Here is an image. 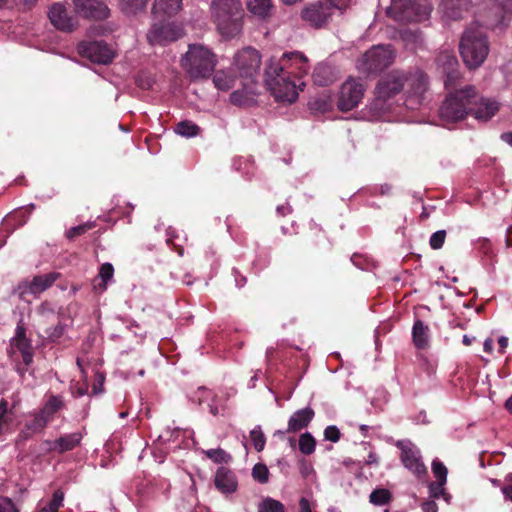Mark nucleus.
Returning a JSON list of instances; mask_svg holds the SVG:
<instances>
[{
    "label": "nucleus",
    "mask_w": 512,
    "mask_h": 512,
    "mask_svg": "<svg viewBox=\"0 0 512 512\" xmlns=\"http://www.w3.org/2000/svg\"><path fill=\"white\" fill-rule=\"evenodd\" d=\"M65 407V402L59 395H51L40 409L39 413L50 422L53 416Z\"/></svg>",
    "instance_id": "obj_27"
},
{
    "label": "nucleus",
    "mask_w": 512,
    "mask_h": 512,
    "mask_svg": "<svg viewBox=\"0 0 512 512\" xmlns=\"http://www.w3.org/2000/svg\"><path fill=\"white\" fill-rule=\"evenodd\" d=\"M75 12L86 19L105 20L110 9L102 0H74Z\"/></svg>",
    "instance_id": "obj_17"
},
{
    "label": "nucleus",
    "mask_w": 512,
    "mask_h": 512,
    "mask_svg": "<svg viewBox=\"0 0 512 512\" xmlns=\"http://www.w3.org/2000/svg\"><path fill=\"white\" fill-rule=\"evenodd\" d=\"M436 484H437V481L436 482H431L429 484L430 495L433 498H439L441 495L444 494V486H440V487L434 486Z\"/></svg>",
    "instance_id": "obj_53"
},
{
    "label": "nucleus",
    "mask_w": 512,
    "mask_h": 512,
    "mask_svg": "<svg viewBox=\"0 0 512 512\" xmlns=\"http://www.w3.org/2000/svg\"><path fill=\"white\" fill-rule=\"evenodd\" d=\"M104 376L101 373H97L95 377V382L93 384L92 392L93 394H99L103 391V384H104Z\"/></svg>",
    "instance_id": "obj_52"
},
{
    "label": "nucleus",
    "mask_w": 512,
    "mask_h": 512,
    "mask_svg": "<svg viewBox=\"0 0 512 512\" xmlns=\"http://www.w3.org/2000/svg\"><path fill=\"white\" fill-rule=\"evenodd\" d=\"M395 59L390 45L374 46L366 51L357 62V68L366 74H378L388 68Z\"/></svg>",
    "instance_id": "obj_8"
},
{
    "label": "nucleus",
    "mask_w": 512,
    "mask_h": 512,
    "mask_svg": "<svg viewBox=\"0 0 512 512\" xmlns=\"http://www.w3.org/2000/svg\"><path fill=\"white\" fill-rule=\"evenodd\" d=\"M428 90V75L418 67L408 70H392L382 77L375 88L377 100L386 101L404 91V105L410 110L418 109Z\"/></svg>",
    "instance_id": "obj_2"
},
{
    "label": "nucleus",
    "mask_w": 512,
    "mask_h": 512,
    "mask_svg": "<svg viewBox=\"0 0 512 512\" xmlns=\"http://www.w3.org/2000/svg\"><path fill=\"white\" fill-rule=\"evenodd\" d=\"M511 16V0H494L489 7V19L485 22V25L491 29L506 26Z\"/></svg>",
    "instance_id": "obj_19"
},
{
    "label": "nucleus",
    "mask_w": 512,
    "mask_h": 512,
    "mask_svg": "<svg viewBox=\"0 0 512 512\" xmlns=\"http://www.w3.org/2000/svg\"><path fill=\"white\" fill-rule=\"evenodd\" d=\"M365 92L364 85L356 79H348L340 89L337 106L343 112L356 108L361 102Z\"/></svg>",
    "instance_id": "obj_11"
},
{
    "label": "nucleus",
    "mask_w": 512,
    "mask_h": 512,
    "mask_svg": "<svg viewBox=\"0 0 512 512\" xmlns=\"http://www.w3.org/2000/svg\"><path fill=\"white\" fill-rule=\"evenodd\" d=\"M95 227L94 222H86L81 225L72 227L66 231V237L69 240H74L76 237L81 236Z\"/></svg>",
    "instance_id": "obj_40"
},
{
    "label": "nucleus",
    "mask_w": 512,
    "mask_h": 512,
    "mask_svg": "<svg viewBox=\"0 0 512 512\" xmlns=\"http://www.w3.org/2000/svg\"><path fill=\"white\" fill-rule=\"evenodd\" d=\"M505 242L507 247L512 246V225L506 231Z\"/></svg>",
    "instance_id": "obj_64"
},
{
    "label": "nucleus",
    "mask_w": 512,
    "mask_h": 512,
    "mask_svg": "<svg viewBox=\"0 0 512 512\" xmlns=\"http://www.w3.org/2000/svg\"><path fill=\"white\" fill-rule=\"evenodd\" d=\"M247 8L252 14L266 18L271 15L273 4L272 0H247Z\"/></svg>",
    "instance_id": "obj_29"
},
{
    "label": "nucleus",
    "mask_w": 512,
    "mask_h": 512,
    "mask_svg": "<svg viewBox=\"0 0 512 512\" xmlns=\"http://www.w3.org/2000/svg\"><path fill=\"white\" fill-rule=\"evenodd\" d=\"M469 7L470 0H443L442 2L444 14L452 20L461 19Z\"/></svg>",
    "instance_id": "obj_26"
},
{
    "label": "nucleus",
    "mask_w": 512,
    "mask_h": 512,
    "mask_svg": "<svg viewBox=\"0 0 512 512\" xmlns=\"http://www.w3.org/2000/svg\"><path fill=\"white\" fill-rule=\"evenodd\" d=\"M315 412L312 408L306 407L300 410H297L293 413L288 421V428L286 432L295 433L298 432L310 424L313 420Z\"/></svg>",
    "instance_id": "obj_24"
},
{
    "label": "nucleus",
    "mask_w": 512,
    "mask_h": 512,
    "mask_svg": "<svg viewBox=\"0 0 512 512\" xmlns=\"http://www.w3.org/2000/svg\"><path fill=\"white\" fill-rule=\"evenodd\" d=\"M261 56L259 52L251 47L244 48L234 57V66L243 81L256 83L259 76Z\"/></svg>",
    "instance_id": "obj_9"
},
{
    "label": "nucleus",
    "mask_w": 512,
    "mask_h": 512,
    "mask_svg": "<svg viewBox=\"0 0 512 512\" xmlns=\"http://www.w3.org/2000/svg\"><path fill=\"white\" fill-rule=\"evenodd\" d=\"M216 488L222 493H232L237 489V479L234 472L226 467H219L216 471Z\"/></svg>",
    "instance_id": "obj_23"
},
{
    "label": "nucleus",
    "mask_w": 512,
    "mask_h": 512,
    "mask_svg": "<svg viewBox=\"0 0 512 512\" xmlns=\"http://www.w3.org/2000/svg\"><path fill=\"white\" fill-rule=\"evenodd\" d=\"M211 13L222 36L232 38L241 32L243 10L240 0H213Z\"/></svg>",
    "instance_id": "obj_3"
},
{
    "label": "nucleus",
    "mask_w": 512,
    "mask_h": 512,
    "mask_svg": "<svg viewBox=\"0 0 512 512\" xmlns=\"http://www.w3.org/2000/svg\"><path fill=\"white\" fill-rule=\"evenodd\" d=\"M424 9L416 0H392L387 14L398 22H418L425 14Z\"/></svg>",
    "instance_id": "obj_10"
},
{
    "label": "nucleus",
    "mask_w": 512,
    "mask_h": 512,
    "mask_svg": "<svg viewBox=\"0 0 512 512\" xmlns=\"http://www.w3.org/2000/svg\"><path fill=\"white\" fill-rule=\"evenodd\" d=\"M276 212L279 216L284 217L292 212V208L289 204L279 205L276 208Z\"/></svg>",
    "instance_id": "obj_58"
},
{
    "label": "nucleus",
    "mask_w": 512,
    "mask_h": 512,
    "mask_svg": "<svg viewBox=\"0 0 512 512\" xmlns=\"http://www.w3.org/2000/svg\"><path fill=\"white\" fill-rule=\"evenodd\" d=\"M181 37V29L163 18L154 22L147 34V39L152 45H163L167 42L176 41Z\"/></svg>",
    "instance_id": "obj_13"
},
{
    "label": "nucleus",
    "mask_w": 512,
    "mask_h": 512,
    "mask_svg": "<svg viewBox=\"0 0 512 512\" xmlns=\"http://www.w3.org/2000/svg\"><path fill=\"white\" fill-rule=\"evenodd\" d=\"M366 464L367 465H378L379 464V458L378 456L373 453V452H370L368 454V457L366 459Z\"/></svg>",
    "instance_id": "obj_62"
},
{
    "label": "nucleus",
    "mask_w": 512,
    "mask_h": 512,
    "mask_svg": "<svg viewBox=\"0 0 512 512\" xmlns=\"http://www.w3.org/2000/svg\"><path fill=\"white\" fill-rule=\"evenodd\" d=\"M412 341L418 350H425L429 347L430 329L420 319L414 321L412 327Z\"/></svg>",
    "instance_id": "obj_25"
},
{
    "label": "nucleus",
    "mask_w": 512,
    "mask_h": 512,
    "mask_svg": "<svg viewBox=\"0 0 512 512\" xmlns=\"http://www.w3.org/2000/svg\"><path fill=\"white\" fill-rule=\"evenodd\" d=\"M202 452L208 459L217 464L229 463L232 460V456L221 448L203 450Z\"/></svg>",
    "instance_id": "obj_34"
},
{
    "label": "nucleus",
    "mask_w": 512,
    "mask_h": 512,
    "mask_svg": "<svg viewBox=\"0 0 512 512\" xmlns=\"http://www.w3.org/2000/svg\"><path fill=\"white\" fill-rule=\"evenodd\" d=\"M432 472L436 478L437 484L435 486H444L447 482L448 470L446 466L438 459L432 462Z\"/></svg>",
    "instance_id": "obj_37"
},
{
    "label": "nucleus",
    "mask_w": 512,
    "mask_h": 512,
    "mask_svg": "<svg viewBox=\"0 0 512 512\" xmlns=\"http://www.w3.org/2000/svg\"><path fill=\"white\" fill-rule=\"evenodd\" d=\"M328 3H329V7L332 8H336V9H339V10H342V9H345L349 3H350V0H326Z\"/></svg>",
    "instance_id": "obj_54"
},
{
    "label": "nucleus",
    "mask_w": 512,
    "mask_h": 512,
    "mask_svg": "<svg viewBox=\"0 0 512 512\" xmlns=\"http://www.w3.org/2000/svg\"><path fill=\"white\" fill-rule=\"evenodd\" d=\"M11 343L21 353L23 363L29 366L33 361L34 354L31 341L26 337V330L22 325L17 326Z\"/></svg>",
    "instance_id": "obj_21"
},
{
    "label": "nucleus",
    "mask_w": 512,
    "mask_h": 512,
    "mask_svg": "<svg viewBox=\"0 0 512 512\" xmlns=\"http://www.w3.org/2000/svg\"><path fill=\"white\" fill-rule=\"evenodd\" d=\"M436 65L437 69L444 75V84L445 87L455 88L457 81L460 77V73L458 71L459 62L452 51H441L436 57Z\"/></svg>",
    "instance_id": "obj_14"
},
{
    "label": "nucleus",
    "mask_w": 512,
    "mask_h": 512,
    "mask_svg": "<svg viewBox=\"0 0 512 512\" xmlns=\"http://www.w3.org/2000/svg\"><path fill=\"white\" fill-rule=\"evenodd\" d=\"M264 77L266 86L277 101L293 103L298 98V90H302L305 86L304 81L293 79L290 74L285 71H276V75L271 77L274 81H270L268 64L265 68Z\"/></svg>",
    "instance_id": "obj_7"
},
{
    "label": "nucleus",
    "mask_w": 512,
    "mask_h": 512,
    "mask_svg": "<svg viewBox=\"0 0 512 512\" xmlns=\"http://www.w3.org/2000/svg\"><path fill=\"white\" fill-rule=\"evenodd\" d=\"M276 71H285L290 76L299 81L307 75L309 71L308 59L300 52L294 51L284 53L280 58L271 57L268 61V75L270 81H274L271 77L276 75Z\"/></svg>",
    "instance_id": "obj_6"
},
{
    "label": "nucleus",
    "mask_w": 512,
    "mask_h": 512,
    "mask_svg": "<svg viewBox=\"0 0 512 512\" xmlns=\"http://www.w3.org/2000/svg\"><path fill=\"white\" fill-rule=\"evenodd\" d=\"M252 477L261 484H265L269 480V470L263 463H257L252 469Z\"/></svg>",
    "instance_id": "obj_42"
},
{
    "label": "nucleus",
    "mask_w": 512,
    "mask_h": 512,
    "mask_svg": "<svg viewBox=\"0 0 512 512\" xmlns=\"http://www.w3.org/2000/svg\"><path fill=\"white\" fill-rule=\"evenodd\" d=\"M235 77L223 70L216 71L213 76V83L218 90L228 91L233 88Z\"/></svg>",
    "instance_id": "obj_30"
},
{
    "label": "nucleus",
    "mask_w": 512,
    "mask_h": 512,
    "mask_svg": "<svg viewBox=\"0 0 512 512\" xmlns=\"http://www.w3.org/2000/svg\"><path fill=\"white\" fill-rule=\"evenodd\" d=\"M300 511L299 512H312L310 502L302 497L299 501Z\"/></svg>",
    "instance_id": "obj_61"
},
{
    "label": "nucleus",
    "mask_w": 512,
    "mask_h": 512,
    "mask_svg": "<svg viewBox=\"0 0 512 512\" xmlns=\"http://www.w3.org/2000/svg\"><path fill=\"white\" fill-rule=\"evenodd\" d=\"M33 435H34V433H32V431L28 430V427H26L24 425L23 429L19 432V434L17 436V441L18 442L26 441V440L30 439Z\"/></svg>",
    "instance_id": "obj_57"
},
{
    "label": "nucleus",
    "mask_w": 512,
    "mask_h": 512,
    "mask_svg": "<svg viewBox=\"0 0 512 512\" xmlns=\"http://www.w3.org/2000/svg\"><path fill=\"white\" fill-rule=\"evenodd\" d=\"M48 17L55 28L64 32H71L77 26V20L68 14L66 7L61 3L51 6Z\"/></svg>",
    "instance_id": "obj_20"
},
{
    "label": "nucleus",
    "mask_w": 512,
    "mask_h": 512,
    "mask_svg": "<svg viewBox=\"0 0 512 512\" xmlns=\"http://www.w3.org/2000/svg\"><path fill=\"white\" fill-rule=\"evenodd\" d=\"M216 64V55L201 44H190L181 59L183 69L192 80L209 78Z\"/></svg>",
    "instance_id": "obj_5"
},
{
    "label": "nucleus",
    "mask_w": 512,
    "mask_h": 512,
    "mask_svg": "<svg viewBox=\"0 0 512 512\" xmlns=\"http://www.w3.org/2000/svg\"><path fill=\"white\" fill-rule=\"evenodd\" d=\"M49 422L38 412L34 415L31 420L25 422V426L28 427V430L32 431V433L37 434L45 429Z\"/></svg>",
    "instance_id": "obj_38"
},
{
    "label": "nucleus",
    "mask_w": 512,
    "mask_h": 512,
    "mask_svg": "<svg viewBox=\"0 0 512 512\" xmlns=\"http://www.w3.org/2000/svg\"><path fill=\"white\" fill-rule=\"evenodd\" d=\"M38 311L39 313H41L42 315L46 314V313H51L53 314L54 313V309L51 307V304L47 301L43 302L39 308H38Z\"/></svg>",
    "instance_id": "obj_59"
},
{
    "label": "nucleus",
    "mask_w": 512,
    "mask_h": 512,
    "mask_svg": "<svg viewBox=\"0 0 512 512\" xmlns=\"http://www.w3.org/2000/svg\"><path fill=\"white\" fill-rule=\"evenodd\" d=\"M64 492L61 488L54 491L52 498L40 506L37 512H58L59 508L63 505Z\"/></svg>",
    "instance_id": "obj_31"
},
{
    "label": "nucleus",
    "mask_w": 512,
    "mask_h": 512,
    "mask_svg": "<svg viewBox=\"0 0 512 512\" xmlns=\"http://www.w3.org/2000/svg\"><path fill=\"white\" fill-rule=\"evenodd\" d=\"M149 0H121L120 6L126 14H136L145 9Z\"/></svg>",
    "instance_id": "obj_36"
},
{
    "label": "nucleus",
    "mask_w": 512,
    "mask_h": 512,
    "mask_svg": "<svg viewBox=\"0 0 512 512\" xmlns=\"http://www.w3.org/2000/svg\"><path fill=\"white\" fill-rule=\"evenodd\" d=\"M82 440L80 432L65 434L54 441H46L50 445L49 450L63 454L78 447Z\"/></svg>",
    "instance_id": "obj_22"
},
{
    "label": "nucleus",
    "mask_w": 512,
    "mask_h": 512,
    "mask_svg": "<svg viewBox=\"0 0 512 512\" xmlns=\"http://www.w3.org/2000/svg\"><path fill=\"white\" fill-rule=\"evenodd\" d=\"M498 345H499V352L503 354L505 352V349L508 346V338L505 336H501L498 339Z\"/></svg>",
    "instance_id": "obj_63"
},
{
    "label": "nucleus",
    "mask_w": 512,
    "mask_h": 512,
    "mask_svg": "<svg viewBox=\"0 0 512 512\" xmlns=\"http://www.w3.org/2000/svg\"><path fill=\"white\" fill-rule=\"evenodd\" d=\"M78 53L98 64H108L114 59V51L104 41H83L77 46Z\"/></svg>",
    "instance_id": "obj_12"
},
{
    "label": "nucleus",
    "mask_w": 512,
    "mask_h": 512,
    "mask_svg": "<svg viewBox=\"0 0 512 512\" xmlns=\"http://www.w3.org/2000/svg\"><path fill=\"white\" fill-rule=\"evenodd\" d=\"M59 277L60 273L57 272L34 276L30 282H24L19 285L20 299L29 301V295L38 297L42 292L50 288Z\"/></svg>",
    "instance_id": "obj_15"
},
{
    "label": "nucleus",
    "mask_w": 512,
    "mask_h": 512,
    "mask_svg": "<svg viewBox=\"0 0 512 512\" xmlns=\"http://www.w3.org/2000/svg\"><path fill=\"white\" fill-rule=\"evenodd\" d=\"M36 0H0V7H13L14 5L23 4L25 6H31Z\"/></svg>",
    "instance_id": "obj_51"
},
{
    "label": "nucleus",
    "mask_w": 512,
    "mask_h": 512,
    "mask_svg": "<svg viewBox=\"0 0 512 512\" xmlns=\"http://www.w3.org/2000/svg\"><path fill=\"white\" fill-rule=\"evenodd\" d=\"M64 330L65 326L61 322H58L55 327L48 328L45 333L50 341L56 342L63 336Z\"/></svg>",
    "instance_id": "obj_46"
},
{
    "label": "nucleus",
    "mask_w": 512,
    "mask_h": 512,
    "mask_svg": "<svg viewBox=\"0 0 512 512\" xmlns=\"http://www.w3.org/2000/svg\"><path fill=\"white\" fill-rule=\"evenodd\" d=\"M392 500V494L388 489L377 488L369 496V501L376 506L387 505Z\"/></svg>",
    "instance_id": "obj_33"
},
{
    "label": "nucleus",
    "mask_w": 512,
    "mask_h": 512,
    "mask_svg": "<svg viewBox=\"0 0 512 512\" xmlns=\"http://www.w3.org/2000/svg\"><path fill=\"white\" fill-rule=\"evenodd\" d=\"M331 7L323 1H317L307 5L301 12V17L315 28L325 26L331 17Z\"/></svg>",
    "instance_id": "obj_18"
},
{
    "label": "nucleus",
    "mask_w": 512,
    "mask_h": 512,
    "mask_svg": "<svg viewBox=\"0 0 512 512\" xmlns=\"http://www.w3.org/2000/svg\"><path fill=\"white\" fill-rule=\"evenodd\" d=\"M199 130L200 128L191 121H181L175 128L176 133L186 137L196 136Z\"/></svg>",
    "instance_id": "obj_39"
},
{
    "label": "nucleus",
    "mask_w": 512,
    "mask_h": 512,
    "mask_svg": "<svg viewBox=\"0 0 512 512\" xmlns=\"http://www.w3.org/2000/svg\"><path fill=\"white\" fill-rule=\"evenodd\" d=\"M13 420V411L9 408V403L6 399L0 400V423L10 425Z\"/></svg>",
    "instance_id": "obj_44"
},
{
    "label": "nucleus",
    "mask_w": 512,
    "mask_h": 512,
    "mask_svg": "<svg viewBox=\"0 0 512 512\" xmlns=\"http://www.w3.org/2000/svg\"><path fill=\"white\" fill-rule=\"evenodd\" d=\"M250 439L257 452H261L264 449L266 438L259 427L250 431Z\"/></svg>",
    "instance_id": "obj_43"
},
{
    "label": "nucleus",
    "mask_w": 512,
    "mask_h": 512,
    "mask_svg": "<svg viewBox=\"0 0 512 512\" xmlns=\"http://www.w3.org/2000/svg\"><path fill=\"white\" fill-rule=\"evenodd\" d=\"M0 512H18V509L10 498L4 497L0 501Z\"/></svg>",
    "instance_id": "obj_50"
},
{
    "label": "nucleus",
    "mask_w": 512,
    "mask_h": 512,
    "mask_svg": "<svg viewBox=\"0 0 512 512\" xmlns=\"http://www.w3.org/2000/svg\"><path fill=\"white\" fill-rule=\"evenodd\" d=\"M423 512H437L438 506L433 500H426L421 504Z\"/></svg>",
    "instance_id": "obj_55"
},
{
    "label": "nucleus",
    "mask_w": 512,
    "mask_h": 512,
    "mask_svg": "<svg viewBox=\"0 0 512 512\" xmlns=\"http://www.w3.org/2000/svg\"><path fill=\"white\" fill-rule=\"evenodd\" d=\"M328 67L326 66H318L315 68L313 72V79L315 84L320 86H326L329 83V79L325 78L323 75L327 73Z\"/></svg>",
    "instance_id": "obj_47"
},
{
    "label": "nucleus",
    "mask_w": 512,
    "mask_h": 512,
    "mask_svg": "<svg viewBox=\"0 0 512 512\" xmlns=\"http://www.w3.org/2000/svg\"><path fill=\"white\" fill-rule=\"evenodd\" d=\"M499 110L496 101L481 97L476 88L467 85L448 93L439 107V119L443 126L462 121L473 115L480 122H487Z\"/></svg>",
    "instance_id": "obj_1"
},
{
    "label": "nucleus",
    "mask_w": 512,
    "mask_h": 512,
    "mask_svg": "<svg viewBox=\"0 0 512 512\" xmlns=\"http://www.w3.org/2000/svg\"><path fill=\"white\" fill-rule=\"evenodd\" d=\"M299 450L304 455H311L315 451L316 440L311 433L305 432L299 437Z\"/></svg>",
    "instance_id": "obj_35"
},
{
    "label": "nucleus",
    "mask_w": 512,
    "mask_h": 512,
    "mask_svg": "<svg viewBox=\"0 0 512 512\" xmlns=\"http://www.w3.org/2000/svg\"><path fill=\"white\" fill-rule=\"evenodd\" d=\"M259 512H285V508L280 501L272 498H266L261 503Z\"/></svg>",
    "instance_id": "obj_41"
},
{
    "label": "nucleus",
    "mask_w": 512,
    "mask_h": 512,
    "mask_svg": "<svg viewBox=\"0 0 512 512\" xmlns=\"http://www.w3.org/2000/svg\"><path fill=\"white\" fill-rule=\"evenodd\" d=\"M340 436H341V433H340L339 429L334 425L328 426L324 430L325 439L329 440L331 442H334V443L338 442L340 439Z\"/></svg>",
    "instance_id": "obj_49"
},
{
    "label": "nucleus",
    "mask_w": 512,
    "mask_h": 512,
    "mask_svg": "<svg viewBox=\"0 0 512 512\" xmlns=\"http://www.w3.org/2000/svg\"><path fill=\"white\" fill-rule=\"evenodd\" d=\"M182 7V0H154L152 12L154 15H175Z\"/></svg>",
    "instance_id": "obj_28"
},
{
    "label": "nucleus",
    "mask_w": 512,
    "mask_h": 512,
    "mask_svg": "<svg viewBox=\"0 0 512 512\" xmlns=\"http://www.w3.org/2000/svg\"><path fill=\"white\" fill-rule=\"evenodd\" d=\"M253 84L250 82L243 81V90H235L230 94V101L235 105H243L248 99L249 95L253 94Z\"/></svg>",
    "instance_id": "obj_32"
},
{
    "label": "nucleus",
    "mask_w": 512,
    "mask_h": 512,
    "mask_svg": "<svg viewBox=\"0 0 512 512\" xmlns=\"http://www.w3.org/2000/svg\"><path fill=\"white\" fill-rule=\"evenodd\" d=\"M479 249L484 253L488 254L491 251V242L487 238H482L478 240Z\"/></svg>",
    "instance_id": "obj_56"
},
{
    "label": "nucleus",
    "mask_w": 512,
    "mask_h": 512,
    "mask_svg": "<svg viewBox=\"0 0 512 512\" xmlns=\"http://www.w3.org/2000/svg\"><path fill=\"white\" fill-rule=\"evenodd\" d=\"M114 274V268L111 263H104L100 267L99 276L101 277L103 281L104 288L106 287V283L108 280H110L113 277Z\"/></svg>",
    "instance_id": "obj_48"
},
{
    "label": "nucleus",
    "mask_w": 512,
    "mask_h": 512,
    "mask_svg": "<svg viewBox=\"0 0 512 512\" xmlns=\"http://www.w3.org/2000/svg\"><path fill=\"white\" fill-rule=\"evenodd\" d=\"M397 448L401 450V461L403 465L418 477L427 474V468L421 461L419 451L412 447L410 442L406 443L402 440L397 441Z\"/></svg>",
    "instance_id": "obj_16"
},
{
    "label": "nucleus",
    "mask_w": 512,
    "mask_h": 512,
    "mask_svg": "<svg viewBox=\"0 0 512 512\" xmlns=\"http://www.w3.org/2000/svg\"><path fill=\"white\" fill-rule=\"evenodd\" d=\"M87 392H88V385H87V383H83L82 385L74 388L73 395L80 397V396L85 395Z\"/></svg>",
    "instance_id": "obj_60"
},
{
    "label": "nucleus",
    "mask_w": 512,
    "mask_h": 512,
    "mask_svg": "<svg viewBox=\"0 0 512 512\" xmlns=\"http://www.w3.org/2000/svg\"><path fill=\"white\" fill-rule=\"evenodd\" d=\"M460 55L469 69L480 67L489 53L487 36L480 27H468L460 40Z\"/></svg>",
    "instance_id": "obj_4"
},
{
    "label": "nucleus",
    "mask_w": 512,
    "mask_h": 512,
    "mask_svg": "<svg viewBox=\"0 0 512 512\" xmlns=\"http://www.w3.org/2000/svg\"><path fill=\"white\" fill-rule=\"evenodd\" d=\"M446 239V231L438 230L434 232L429 240V245L433 250L441 249Z\"/></svg>",
    "instance_id": "obj_45"
}]
</instances>
